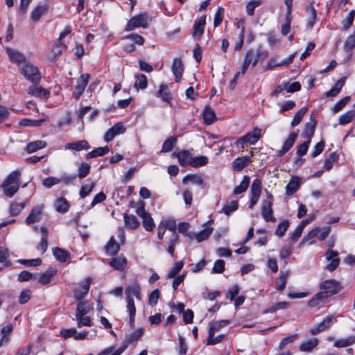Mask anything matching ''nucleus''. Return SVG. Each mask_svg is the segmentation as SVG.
<instances>
[{
    "mask_svg": "<svg viewBox=\"0 0 355 355\" xmlns=\"http://www.w3.org/2000/svg\"><path fill=\"white\" fill-rule=\"evenodd\" d=\"M338 254L336 251L329 250L325 253V257L329 263L327 269L329 271H334L339 265L340 259L338 257Z\"/></svg>",
    "mask_w": 355,
    "mask_h": 355,
    "instance_id": "9b49d317",
    "label": "nucleus"
},
{
    "mask_svg": "<svg viewBox=\"0 0 355 355\" xmlns=\"http://www.w3.org/2000/svg\"><path fill=\"white\" fill-rule=\"evenodd\" d=\"M302 184V179L298 176H292L288 183L286 186V194L287 196L293 195L300 188Z\"/></svg>",
    "mask_w": 355,
    "mask_h": 355,
    "instance_id": "ddd939ff",
    "label": "nucleus"
},
{
    "mask_svg": "<svg viewBox=\"0 0 355 355\" xmlns=\"http://www.w3.org/2000/svg\"><path fill=\"white\" fill-rule=\"evenodd\" d=\"M28 93L41 98H47L49 94V92L46 89L41 87H37L35 85L29 87L28 89Z\"/></svg>",
    "mask_w": 355,
    "mask_h": 355,
    "instance_id": "5701e85b",
    "label": "nucleus"
},
{
    "mask_svg": "<svg viewBox=\"0 0 355 355\" xmlns=\"http://www.w3.org/2000/svg\"><path fill=\"white\" fill-rule=\"evenodd\" d=\"M109 148L107 146L105 147H98L90 152H89L87 155V159H92L94 157H96L98 156H103L105 154H107L109 152Z\"/></svg>",
    "mask_w": 355,
    "mask_h": 355,
    "instance_id": "ea45409f",
    "label": "nucleus"
},
{
    "mask_svg": "<svg viewBox=\"0 0 355 355\" xmlns=\"http://www.w3.org/2000/svg\"><path fill=\"white\" fill-rule=\"evenodd\" d=\"M354 116H355L354 110H349L348 112H346L345 113H344L343 114H342L340 116V119H339L340 123L342 125H345V124L349 123L353 119Z\"/></svg>",
    "mask_w": 355,
    "mask_h": 355,
    "instance_id": "338daca9",
    "label": "nucleus"
},
{
    "mask_svg": "<svg viewBox=\"0 0 355 355\" xmlns=\"http://www.w3.org/2000/svg\"><path fill=\"white\" fill-rule=\"evenodd\" d=\"M160 223L163 225V226H164L166 229L173 232V233H175L177 224L175 220L171 216L164 217L162 219Z\"/></svg>",
    "mask_w": 355,
    "mask_h": 355,
    "instance_id": "f704fd0d",
    "label": "nucleus"
},
{
    "mask_svg": "<svg viewBox=\"0 0 355 355\" xmlns=\"http://www.w3.org/2000/svg\"><path fill=\"white\" fill-rule=\"evenodd\" d=\"M110 266L115 270H121L124 268L127 264V260L123 257H117L114 258L110 263Z\"/></svg>",
    "mask_w": 355,
    "mask_h": 355,
    "instance_id": "473e14b6",
    "label": "nucleus"
},
{
    "mask_svg": "<svg viewBox=\"0 0 355 355\" xmlns=\"http://www.w3.org/2000/svg\"><path fill=\"white\" fill-rule=\"evenodd\" d=\"M267 56V52L261 48L257 49L256 52L252 49L249 50L244 58V61L241 67V73L244 74L251 64L254 67L259 60H263Z\"/></svg>",
    "mask_w": 355,
    "mask_h": 355,
    "instance_id": "7ed1b4c3",
    "label": "nucleus"
},
{
    "mask_svg": "<svg viewBox=\"0 0 355 355\" xmlns=\"http://www.w3.org/2000/svg\"><path fill=\"white\" fill-rule=\"evenodd\" d=\"M21 173L19 171H12L2 184L4 194L12 198L19 189Z\"/></svg>",
    "mask_w": 355,
    "mask_h": 355,
    "instance_id": "f03ea898",
    "label": "nucleus"
},
{
    "mask_svg": "<svg viewBox=\"0 0 355 355\" xmlns=\"http://www.w3.org/2000/svg\"><path fill=\"white\" fill-rule=\"evenodd\" d=\"M172 71L175 77V82L180 81L184 71V67L180 58H175L172 65Z\"/></svg>",
    "mask_w": 355,
    "mask_h": 355,
    "instance_id": "f3484780",
    "label": "nucleus"
},
{
    "mask_svg": "<svg viewBox=\"0 0 355 355\" xmlns=\"http://www.w3.org/2000/svg\"><path fill=\"white\" fill-rule=\"evenodd\" d=\"M230 324V320H222L213 322L209 329V334H211L213 332L218 331L222 327L227 326Z\"/></svg>",
    "mask_w": 355,
    "mask_h": 355,
    "instance_id": "603ef678",
    "label": "nucleus"
},
{
    "mask_svg": "<svg viewBox=\"0 0 355 355\" xmlns=\"http://www.w3.org/2000/svg\"><path fill=\"white\" fill-rule=\"evenodd\" d=\"M341 289L340 283L334 279L325 280L320 284V293H324L327 297L337 293Z\"/></svg>",
    "mask_w": 355,
    "mask_h": 355,
    "instance_id": "6e6552de",
    "label": "nucleus"
},
{
    "mask_svg": "<svg viewBox=\"0 0 355 355\" xmlns=\"http://www.w3.org/2000/svg\"><path fill=\"white\" fill-rule=\"evenodd\" d=\"M289 272L288 271L281 272L277 277L278 284L277 286V290L283 291L286 285V281Z\"/></svg>",
    "mask_w": 355,
    "mask_h": 355,
    "instance_id": "de8ad7c7",
    "label": "nucleus"
},
{
    "mask_svg": "<svg viewBox=\"0 0 355 355\" xmlns=\"http://www.w3.org/2000/svg\"><path fill=\"white\" fill-rule=\"evenodd\" d=\"M239 203L236 200H232L230 202H227L221 212H223L226 215H230L231 213L235 211L238 209Z\"/></svg>",
    "mask_w": 355,
    "mask_h": 355,
    "instance_id": "3c124183",
    "label": "nucleus"
},
{
    "mask_svg": "<svg viewBox=\"0 0 355 355\" xmlns=\"http://www.w3.org/2000/svg\"><path fill=\"white\" fill-rule=\"evenodd\" d=\"M177 141V138L175 137H171L168 139H166L162 146V152L168 153L170 152L175 144Z\"/></svg>",
    "mask_w": 355,
    "mask_h": 355,
    "instance_id": "13d9d810",
    "label": "nucleus"
},
{
    "mask_svg": "<svg viewBox=\"0 0 355 355\" xmlns=\"http://www.w3.org/2000/svg\"><path fill=\"white\" fill-rule=\"evenodd\" d=\"M148 85L147 78L144 74H138L135 76V82L134 87L137 90L139 89H144Z\"/></svg>",
    "mask_w": 355,
    "mask_h": 355,
    "instance_id": "58836bf2",
    "label": "nucleus"
},
{
    "mask_svg": "<svg viewBox=\"0 0 355 355\" xmlns=\"http://www.w3.org/2000/svg\"><path fill=\"white\" fill-rule=\"evenodd\" d=\"M43 209L44 206L42 205L34 206L26 218V223L27 225H31L41 221Z\"/></svg>",
    "mask_w": 355,
    "mask_h": 355,
    "instance_id": "9d476101",
    "label": "nucleus"
},
{
    "mask_svg": "<svg viewBox=\"0 0 355 355\" xmlns=\"http://www.w3.org/2000/svg\"><path fill=\"white\" fill-rule=\"evenodd\" d=\"M125 351V347H120L115 349L114 347H109L101 352L98 355H121Z\"/></svg>",
    "mask_w": 355,
    "mask_h": 355,
    "instance_id": "09e8293b",
    "label": "nucleus"
},
{
    "mask_svg": "<svg viewBox=\"0 0 355 355\" xmlns=\"http://www.w3.org/2000/svg\"><path fill=\"white\" fill-rule=\"evenodd\" d=\"M355 47V31L346 40L344 44V49L346 51L352 50Z\"/></svg>",
    "mask_w": 355,
    "mask_h": 355,
    "instance_id": "774afa93",
    "label": "nucleus"
},
{
    "mask_svg": "<svg viewBox=\"0 0 355 355\" xmlns=\"http://www.w3.org/2000/svg\"><path fill=\"white\" fill-rule=\"evenodd\" d=\"M331 232V227L329 226L324 227L320 228L317 227L310 231L307 235H306L301 243L309 242L310 244H313L314 241L313 240L314 238H317L320 241L324 240Z\"/></svg>",
    "mask_w": 355,
    "mask_h": 355,
    "instance_id": "39448f33",
    "label": "nucleus"
},
{
    "mask_svg": "<svg viewBox=\"0 0 355 355\" xmlns=\"http://www.w3.org/2000/svg\"><path fill=\"white\" fill-rule=\"evenodd\" d=\"M338 156L335 153H331L324 161V168L327 171L331 169L334 164L338 161Z\"/></svg>",
    "mask_w": 355,
    "mask_h": 355,
    "instance_id": "6e6d98bb",
    "label": "nucleus"
},
{
    "mask_svg": "<svg viewBox=\"0 0 355 355\" xmlns=\"http://www.w3.org/2000/svg\"><path fill=\"white\" fill-rule=\"evenodd\" d=\"M306 112L307 108L304 107H302L297 112H296L291 121V125L293 127L297 125L302 121L304 115L306 113Z\"/></svg>",
    "mask_w": 355,
    "mask_h": 355,
    "instance_id": "4d7b16f0",
    "label": "nucleus"
},
{
    "mask_svg": "<svg viewBox=\"0 0 355 355\" xmlns=\"http://www.w3.org/2000/svg\"><path fill=\"white\" fill-rule=\"evenodd\" d=\"M208 163V158L206 156L193 157L191 166L195 168L205 166Z\"/></svg>",
    "mask_w": 355,
    "mask_h": 355,
    "instance_id": "052dcab7",
    "label": "nucleus"
},
{
    "mask_svg": "<svg viewBox=\"0 0 355 355\" xmlns=\"http://www.w3.org/2000/svg\"><path fill=\"white\" fill-rule=\"evenodd\" d=\"M6 50L9 59L12 62L17 64L25 62L26 58L22 53L9 47H7Z\"/></svg>",
    "mask_w": 355,
    "mask_h": 355,
    "instance_id": "dca6fc26",
    "label": "nucleus"
},
{
    "mask_svg": "<svg viewBox=\"0 0 355 355\" xmlns=\"http://www.w3.org/2000/svg\"><path fill=\"white\" fill-rule=\"evenodd\" d=\"M336 322V318L334 315H328L320 323L309 331L311 334L315 335L320 332L324 331Z\"/></svg>",
    "mask_w": 355,
    "mask_h": 355,
    "instance_id": "1a4fd4ad",
    "label": "nucleus"
},
{
    "mask_svg": "<svg viewBox=\"0 0 355 355\" xmlns=\"http://www.w3.org/2000/svg\"><path fill=\"white\" fill-rule=\"evenodd\" d=\"M184 263L182 261L176 262L175 266L171 268L168 272L167 277L168 278H173L175 277L179 272L182 270Z\"/></svg>",
    "mask_w": 355,
    "mask_h": 355,
    "instance_id": "0e129e2a",
    "label": "nucleus"
},
{
    "mask_svg": "<svg viewBox=\"0 0 355 355\" xmlns=\"http://www.w3.org/2000/svg\"><path fill=\"white\" fill-rule=\"evenodd\" d=\"M249 162L250 158L247 155L238 157L232 162V168L236 171H241L248 165Z\"/></svg>",
    "mask_w": 355,
    "mask_h": 355,
    "instance_id": "c85d7f7f",
    "label": "nucleus"
},
{
    "mask_svg": "<svg viewBox=\"0 0 355 355\" xmlns=\"http://www.w3.org/2000/svg\"><path fill=\"white\" fill-rule=\"evenodd\" d=\"M346 81V77H343L335 83L334 87L325 95L327 97H334L338 94L342 87L344 86Z\"/></svg>",
    "mask_w": 355,
    "mask_h": 355,
    "instance_id": "bb28decb",
    "label": "nucleus"
},
{
    "mask_svg": "<svg viewBox=\"0 0 355 355\" xmlns=\"http://www.w3.org/2000/svg\"><path fill=\"white\" fill-rule=\"evenodd\" d=\"M56 273L57 270L51 268L44 273L34 275V279H37L42 284H47L51 282L52 278Z\"/></svg>",
    "mask_w": 355,
    "mask_h": 355,
    "instance_id": "2eb2a0df",
    "label": "nucleus"
},
{
    "mask_svg": "<svg viewBox=\"0 0 355 355\" xmlns=\"http://www.w3.org/2000/svg\"><path fill=\"white\" fill-rule=\"evenodd\" d=\"M143 334L144 329L142 328L137 329L135 331L126 336L121 347H125V349L130 344L137 341L143 335Z\"/></svg>",
    "mask_w": 355,
    "mask_h": 355,
    "instance_id": "a211bd4d",
    "label": "nucleus"
},
{
    "mask_svg": "<svg viewBox=\"0 0 355 355\" xmlns=\"http://www.w3.org/2000/svg\"><path fill=\"white\" fill-rule=\"evenodd\" d=\"M54 207L55 210L60 213H64L67 211L69 207L67 201L62 198L56 200L54 204Z\"/></svg>",
    "mask_w": 355,
    "mask_h": 355,
    "instance_id": "79ce46f5",
    "label": "nucleus"
},
{
    "mask_svg": "<svg viewBox=\"0 0 355 355\" xmlns=\"http://www.w3.org/2000/svg\"><path fill=\"white\" fill-rule=\"evenodd\" d=\"M46 4L38 5L31 12V19L36 21H38L41 16L46 12L48 10Z\"/></svg>",
    "mask_w": 355,
    "mask_h": 355,
    "instance_id": "72a5a7b5",
    "label": "nucleus"
},
{
    "mask_svg": "<svg viewBox=\"0 0 355 355\" xmlns=\"http://www.w3.org/2000/svg\"><path fill=\"white\" fill-rule=\"evenodd\" d=\"M289 221L288 220H284L277 227L275 234L279 236L282 237L284 235L285 232L287 231L288 227H289Z\"/></svg>",
    "mask_w": 355,
    "mask_h": 355,
    "instance_id": "864d4df0",
    "label": "nucleus"
},
{
    "mask_svg": "<svg viewBox=\"0 0 355 355\" xmlns=\"http://www.w3.org/2000/svg\"><path fill=\"white\" fill-rule=\"evenodd\" d=\"M250 184V177L248 175H245L240 182V184L236 186L234 189V193L236 195L241 194L245 192Z\"/></svg>",
    "mask_w": 355,
    "mask_h": 355,
    "instance_id": "c9c22d12",
    "label": "nucleus"
},
{
    "mask_svg": "<svg viewBox=\"0 0 355 355\" xmlns=\"http://www.w3.org/2000/svg\"><path fill=\"white\" fill-rule=\"evenodd\" d=\"M188 182H190L191 184L200 186L201 187H203L204 186V181L201 176L198 175H186L183 180L182 182L184 184L187 183Z\"/></svg>",
    "mask_w": 355,
    "mask_h": 355,
    "instance_id": "2f4dec72",
    "label": "nucleus"
},
{
    "mask_svg": "<svg viewBox=\"0 0 355 355\" xmlns=\"http://www.w3.org/2000/svg\"><path fill=\"white\" fill-rule=\"evenodd\" d=\"M355 344V335L336 340L334 346L337 348H343Z\"/></svg>",
    "mask_w": 355,
    "mask_h": 355,
    "instance_id": "a878e982",
    "label": "nucleus"
},
{
    "mask_svg": "<svg viewBox=\"0 0 355 355\" xmlns=\"http://www.w3.org/2000/svg\"><path fill=\"white\" fill-rule=\"evenodd\" d=\"M119 248V244L115 241L114 237L112 236L105 246L107 253L110 255H114L118 252Z\"/></svg>",
    "mask_w": 355,
    "mask_h": 355,
    "instance_id": "7c9ffc66",
    "label": "nucleus"
},
{
    "mask_svg": "<svg viewBox=\"0 0 355 355\" xmlns=\"http://www.w3.org/2000/svg\"><path fill=\"white\" fill-rule=\"evenodd\" d=\"M327 298V295L324 293L319 292L314 297L309 301V306L311 307L319 306L324 299Z\"/></svg>",
    "mask_w": 355,
    "mask_h": 355,
    "instance_id": "a18cd8bd",
    "label": "nucleus"
},
{
    "mask_svg": "<svg viewBox=\"0 0 355 355\" xmlns=\"http://www.w3.org/2000/svg\"><path fill=\"white\" fill-rule=\"evenodd\" d=\"M266 195L268 196V199L264 200L261 205V215L262 217L266 221L275 222L276 218L272 216V202L273 198L272 194L267 192Z\"/></svg>",
    "mask_w": 355,
    "mask_h": 355,
    "instance_id": "0eeeda50",
    "label": "nucleus"
},
{
    "mask_svg": "<svg viewBox=\"0 0 355 355\" xmlns=\"http://www.w3.org/2000/svg\"><path fill=\"white\" fill-rule=\"evenodd\" d=\"M90 170V164L88 163H81L80 166L78 168V176L79 178L82 179L85 178L88 173H89Z\"/></svg>",
    "mask_w": 355,
    "mask_h": 355,
    "instance_id": "680f3d73",
    "label": "nucleus"
},
{
    "mask_svg": "<svg viewBox=\"0 0 355 355\" xmlns=\"http://www.w3.org/2000/svg\"><path fill=\"white\" fill-rule=\"evenodd\" d=\"M214 223V220H208L207 222H206L205 223L203 224V227H205V229L202 230V231H200V232H198L196 235V239L197 240L198 242H202L206 239H208V237L210 236V234L212 233L213 232V228L212 227H207V225H211Z\"/></svg>",
    "mask_w": 355,
    "mask_h": 355,
    "instance_id": "aec40b11",
    "label": "nucleus"
},
{
    "mask_svg": "<svg viewBox=\"0 0 355 355\" xmlns=\"http://www.w3.org/2000/svg\"><path fill=\"white\" fill-rule=\"evenodd\" d=\"M177 157L180 164L182 166L191 165L193 161L191 153L186 150H182L177 154Z\"/></svg>",
    "mask_w": 355,
    "mask_h": 355,
    "instance_id": "412c9836",
    "label": "nucleus"
},
{
    "mask_svg": "<svg viewBox=\"0 0 355 355\" xmlns=\"http://www.w3.org/2000/svg\"><path fill=\"white\" fill-rule=\"evenodd\" d=\"M141 218L143 220V225L145 230L147 231H152L155 227V223L150 215L148 214Z\"/></svg>",
    "mask_w": 355,
    "mask_h": 355,
    "instance_id": "69168bd1",
    "label": "nucleus"
},
{
    "mask_svg": "<svg viewBox=\"0 0 355 355\" xmlns=\"http://www.w3.org/2000/svg\"><path fill=\"white\" fill-rule=\"evenodd\" d=\"M76 318L77 320V326L78 328H81L83 326H92L91 319L87 315H76Z\"/></svg>",
    "mask_w": 355,
    "mask_h": 355,
    "instance_id": "e2e57ef3",
    "label": "nucleus"
},
{
    "mask_svg": "<svg viewBox=\"0 0 355 355\" xmlns=\"http://www.w3.org/2000/svg\"><path fill=\"white\" fill-rule=\"evenodd\" d=\"M125 225L130 229H136L139 225L137 217L134 215H128L127 214L123 216Z\"/></svg>",
    "mask_w": 355,
    "mask_h": 355,
    "instance_id": "4c0bfd02",
    "label": "nucleus"
},
{
    "mask_svg": "<svg viewBox=\"0 0 355 355\" xmlns=\"http://www.w3.org/2000/svg\"><path fill=\"white\" fill-rule=\"evenodd\" d=\"M296 136L297 135H290L289 137L284 142L282 149L277 151V155L279 156H283L292 148L296 140Z\"/></svg>",
    "mask_w": 355,
    "mask_h": 355,
    "instance_id": "c756f323",
    "label": "nucleus"
},
{
    "mask_svg": "<svg viewBox=\"0 0 355 355\" xmlns=\"http://www.w3.org/2000/svg\"><path fill=\"white\" fill-rule=\"evenodd\" d=\"M318 344V340L317 338H312L307 340L303 341L299 349L301 352H311Z\"/></svg>",
    "mask_w": 355,
    "mask_h": 355,
    "instance_id": "cd10ccee",
    "label": "nucleus"
},
{
    "mask_svg": "<svg viewBox=\"0 0 355 355\" xmlns=\"http://www.w3.org/2000/svg\"><path fill=\"white\" fill-rule=\"evenodd\" d=\"M91 284V279L88 278L76 288L73 295L76 300H81L88 293Z\"/></svg>",
    "mask_w": 355,
    "mask_h": 355,
    "instance_id": "4468645a",
    "label": "nucleus"
},
{
    "mask_svg": "<svg viewBox=\"0 0 355 355\" xmlns=\"http://www.w3.org/2000/svg\"><path fill=\"white\" fill-rule=\"evenodd\" d=\"M206 24V15H202L200 18L195 22L193 25L194 31L193 33V37L202 36L204 33V29Z\"/></svg>",
    "mask_w": 355,
    "mask_h": 355,
    "instance_id": "b1692460",
    "label": "nucleus"
},
{
    "mask_svg": "<svg viewBox=\"0 0 355 355\" xmlns=\"http://www.w3.org/2000/svg\"><path fill=\"white\" fill-rule=\"evenodd\" d=\"M90 148L86 140H80L74 142L68 143L65 145V149H72L76 151L87 150Z\"/></svg>",
    "mask_w": 355,
    "mask_h": 355,
    "instance_id": "393cba45",
    "label": "nucleus"
},
{
    "mask_svg": "<svg viewBox=\"0 0 355 355\" xmlns=\"http://www.w3.org/2000/svg\"><path fill=\"white\" fill-rule=\"evenodd\" d=\"M148 15L146 13H141L132 17L128 21L125 28V31H131L136 28H146L148 24Z\"/></svg>",
    "mask_w": 355,
    "mask_h": 355,
    "instance_id": "423d86ee",
    "label": "nucleus"
},
{
    "mask_svg": "<svg viewBox=\"0 0 355 355\" xmlns=\"http://www.w3.org/2000/svg\"><path fill=\"white\" fill-rule=\"evenodd\" d=\"M89 79V75L88 73H84L81 75L79 79L77 80V85L73 92V96L76 99H78L85 91V89L88 84Z\"/></svg>",
    "mask_w": 355,
    "mask_h": 355,
    "instance_id": "f8f14e48",
    "label": "nucleus"
},
{
    "mask_svg": "<svg viewBox=\"0 0 355 355\" xmlns=\"http://www.w3.org/2000/svg\"><path fill=\"white\" fill-rule=\"evenodd\" d=\"M92 309V307L86 301L80 302L77 304L76 310V315H86L87 313Z\"/></svg>",
    "mask_w": 355,
    "mask_h": 355,
    "instance_id": "e433bc0d",
    "label": "nucleus"
},
{
    "mask_svg": "<svg viewBox=\"0 0 355 355\" xmlns=\"http://www.w3.org/2000/svg\"><path fill=\"white\" fill-rule=\"evenodd\" d=\"M203 118L207 124H211L216 119L214 111L209 107H205L203 111Z\"/></svg>",
    "mask_w": 355,
    "mask_h": 355,
    "instance_id": "49530a36",
    "label": "nucleus"
},
{
    "mask_svg": "<svg viewBox=\"0 0 355 355\" xmlns=\"http://www.w3.org/2000/svg\"><path fill=\"white\" fill-rule=\"evenodd\" d=\"M156 97L161 98L165 103H169L171 99V94L168 87L165 84H162L159 86L158 91L155 94Z\"/></svg>",
    "mask_w": 355,
    "mask_h": 355,
    "instance_id": "4be33fe9",
    "label": "nucleus"
},
{
    "mask_svg": "<svg viewBox=\"0 0 355 355\" xmlns=\"http://www.w3.org/2000/svg\"><path fill=\"white\" fill-rule=\"evenodd\" d=\"M45 146H46L45 141H43L41 140H37L35 141H32L27 145L26 151L28 153H32L39 149H42V148H44Z\"/></svg>",
    "mask_w": 355,
    "mask_h": 355,
    "instance_id": "a19ab883",
    "label": "nucleus"
},
{
    "mask_svg": "<svg viewBox=\"0 0 355 355\" xmlns=\"http://www.w3.org/2000/svg\"><path fill=\"white\" fill-rule=\"evenodd\" d=\"M261 135H245L241 137L238 141V144H245L250 142L251 144H254L260 138Z\"/></svg>",
    "mask_w": 355,
    "mask_h": 355,
    "instance_id": "8fccbe9b",
    "label": "nucleus"
},
{
    "mask_svg": "<svg viewBox=\"0 0 355 355\" xmlns=\"http://www.w3.org/2000/svg\"><path fill=\"white\" fill-rule=\"evenodd\" d=\"M40 231L42 234V238L40 243L37 246V249L40 251L41 254H44L46 251L48 247L49 231L44 227H41Z\"/></svg>",
    "mask_w": 355,
    "mask_h": 355,
    "instance_id": "6ab92c4d",
    "label": "nucleus"
},
{
    "mask_svg": "<svg viewBox=\"0 0 355 355\" xmlns=\"http://www.w3.org/2000/svg\"><path fill=\"white\" fill-rule=\"evenodd\" d=\"M53 255L60 262H65L69 257V254L62 248H55L53 250Z\"/></svg>",
    "mask_w": 355,
    "mask_h": 355,
    "instance_id": "37998d69",
    "label": "nucleus"
},
{
    "mask_svg": "<svg viewBox=\"0 0 355 355\" xmlns=\"http://www.w3.org/2000/svg\"><path fill=\"white\" fill-rule=\"evenodd\" d=\"M261 193V182L258 178L253 180L250 187V195L255 197H260Z\"/></svg>",
    "mask_w": 355,
    "mask_h": 355,
    "instance_id": "c03bdc74",
    "label": "nucleus"
},
{
    "mask_svg": "<svg viewBox=\"0 0 355 355\" xmlns=\"http://www.w3.org/2000/svg\"><path fill=\"white\" fill-rule=\"evenodd\" d=\"M140 290L141 287L137 282H135L132 284L128 286L125 289V300L127 302L126 308L129 312L130 324L132 327L134 324L136 314V308L133 297L135 296L137 300H141Z\"/></svg>",
    "mask_w": 355,
    "mask_h": 355,
    "instance_id": "f257e3e1",
    "label": "nucleus"
},
{
    "mask_svg": "<svg viewBox=\"0 0 355 355\" xmlns=\"http://www.w3.org/2000/svg\"><path fill=\"white\" fill-rule=\"evenodd\" d=\"M355 17V10H351L346 19L342 21L343 29L347 31L352 25Z\"/></svg>",
    "mask_w": 355,
    "mask_h": 355,
    "instance_id": "5fc2aeb1",
    "label": "nucleus"
},
{
    "mask_svg": "<svg viewBox=\"0 0 355 355\" xmlns=\"http://www.w3.org/2000/svg\"><path fill=\"white\" fill-rule=\"evenodd\" d=\"M24 208V203L12 202L9 209V212L11 216H17Z\"/></svg>",
    "mask_w": 355,
    "mask_h": 355,
    "instance_id": "bf43d9fd",
    "label": "nucleus"
},
{
    "mask_svg": "<svg viewBox=\"0 0 355 355\" xmlns=\"http://www.w3.org/2000/svg\"><path fill=\"white\" fill-rule=\"evenodd\" d=\"M21 73L33 84H37L41 76L37 67L30 62H24L20 67Z\"/></svg>",
    "mask_w": 355,
    "mask_h": 355,
    "instance_id": "20e7f679",
    "label": "nucleus"
}]
</instances>
